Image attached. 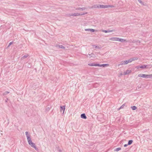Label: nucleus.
I'll list each match as a JSON object with an SVG mask.
<instances>
[{"mask_svg":"<svg viewBox=\"0 0 152 152\" xmlns=\"http://www.w3.org/2000/svg\"><path fill=\"white\" fill-rule=\"evenodd\" d=\"M27 141H28V144L30 145H31V146L32 147L34 148L37 151H38V150H39L38 148L36 147L34 143L33 142H32L31 139L28 140Z\"/></svg>","mask_w":152,"mask_h":152,"instance_id":"obj_1","label":"nucleus"},{"mask_svg":"<svg viewBox=\"0 0 152 152\" xmlns=\"http://www.w3.org/2000/svg\"><path fill=\"white\" fill-rule=\"evenodd\" d=\"M99 8H106L108 7L113 8L115 7V6L113 5H101L99 4Z\"/></svg>","mask_w":152,"mask_h":152,"instance_id":"obj_2","label":"nucleus"},{"mask_svg":"<svg viewBox=\"0 0 152 152\" xmlns=\"http://www.w3.org/2000/svg\"><path fill=\"white\" fill-rule=\"evenodd\" d=\"M132 62L131 59L130 58L128 60H126L124 61H122L121 62V65L126 64L128 63Z\"/></svg>","mask_w":152,"mask_h":152,"instance_id":"obj_3","label":"nucleus"},{"mask_svg":"<svg viewBox=\"0 0 152 152\" xmlns=\"http://www.w3.org/2000/svg\"><path fill=\"white\" fill-rule=\"evenodd\" d=\"M147 65H141L140 66H137L135 67L136 68H137V69H144L145 68L146 66H147Z\"/></svg>","mask_w":152,"mask_h":152,"instance_id":"obj_4","label":"nucleus"},{"mask_svg":"<svg viewBox=\"0 0 152 152\" xmlns=\"http://www.w3.org/2000/svg\"><path fill=\"white\" fill-rule=\"evenodd\" d=\"M115 31V30H102V31L103 32L107 33L109 32H113L114 31Z\"/></svg>","mask_w":152,"mask_h":152,"instance_id":"obj_5","label":"nucleus"},{"mask_svg":"<svg viewBox=\"0 0 152 152\" xmlns=\"http://www.w3.org/2000/svg\"><path fill=\"white\" fill-rule=\"evenodd\" d=\"M132 72L131 70L128 69L124 72V75H126L129 74Z\"/></svg>","mask_w":152,"mask_h":152,"instance_id":"obj_6","label":"nucleus"},{"mask_svg":"<svg viewBox=\"0 0 152 152\" xmlns=\"http://www.w3.org/2000/svg\"><path fill=\"white\" fill-rule=\"evenodd\" d=\"M61 111H63L62 114H63L64 113V111L65 109V106H61Z\"/></svg>","mask_w":152,"mask_h":152,"instance_id":"obj_7","label":"nucleus"},{"mask_svg":"<svg viewBox=\"0 0 152 152\" xmlns=\"http://www.w3.org/2000/svg\"><path fill=\"white\" fill-rule=\"evenodd\" d=\"M88 65L91 66H99V64L95 63H89L88 64Z\"/></svg>","mask_w":152,"mask_h":152,"instance_id":"obj_8","label":"nucleus"},{"mask_svg":"<svg viewBox=\"0 0 152 152\" xmlns=\"http://www.w3.org/2000/svg\"><path fill=\"white\" fill-rule=\"evenodd\" d=\"M25 134L27 138V140L31 139L28 132H26Z\"/></svg>","mask_w":152,"mask_h":152,"instance_id":"obj_9","label":"nucleus"},{"mask_svg":"<svg viewBox=\"0 0 152 152\" xmlns=\"http://www.w3.org/2000/svg\"><path fill=\"white\" fill-rule=\"evenodd\" d=\"M118 41H119L121 42H126V40L124 39L120 38H118Z\"/></svg>","mask_w":152,"mask_h":152,"instance_id":"obj_10","label":"nucleus"},{"mask_svg":"<svg viewBox=\"0 0 152 152\" xmlns=\"http://www.w3.org/2000/svg\"><path fill=\"white\" fill-rule=\"evenodd\" d=\"M86 7H82V8H80V7H77L76 8H75V10H83L86 9Z\"/></svg>","mask_w":152,"mask_h":152,"instance_id":"obj_11","label":"nucleus"},{"mask_svg":"<svg viewBox=\"0 0 152 152\" xmlns=\"http://www.w3.org/2000/svg\"><path fill=\"white\" fill-rule=\"evenodd\" d=\"M81 117L82 118L86 119L87 118V117L85 113H82L81 115Z\"/></svg>","mask_w":152,"mask_h":152,"instance_id":"obj_12","label":"nucleus"},{"mask_svg":"<svg viewBox=\"0 0 152 152\" xmlns=\"http://www.w3.org/2000/svg\"><path fill=\"white\" fill-rule=\"evenodd\" d=\"M91 8H99V4L94 5L91 7Z\"/></svg>","mask_w":152,"mask_h":152,"instance_id":"obj_13","label":"nucleus"},{"mask_svg":"<svg viewBox=\"0 0 152 152\" xmlns=\"http://www.w3.org/2000/svg\"><path fill=\"white\" fill-rule=\"evenodd\" d=\"M118 37H112L110 39V40L112 41H118Z\"/></svg>","mask_w":152,"mask_h":152,"instance_id":"obj_14","label":"nucleus"},{"mask_svg":"<svg viewBox=\"0 0 152 152\" xmlns=\"http://www.w3.org/2000/svg\"><path fill=\"white\" fill-rule=\"evenodd\" d=\"M138 76H152V74L150 75H145L144 74H139Z\"/></svg>","mask_w":152,"mask_h":152,"instance_id":"obj_15","label":"nucleus"},{"mask_svg":"<svg viewBox=\"0 0 152 152\" xmlns=\"http://www.w3.org/2000/svg\"><path fill=\"white\" fill-rule=\"evenodd\" d=\"M108 65L109 64H99V66H98L104 67L108 66Z\"/></svg>","mask_w":152,"mask_h":152,"instance_id":"obj_16","label":"nucleus"},{"mask_svg":"<svg viewBox=\"0 0 152 152\" xmlns=\"http://www.w3.org/2000/svg\"><path fill=\"white\" fill-rule=\"evenodd\" d=\"M26 66H27L28 68H31L32 66V64L30 63L27 62L26 63Z\"/></svg>","mask_w":152,"mask_h":152,"instance_id":"obj_17","label":"nucleus"},{"mask_svg":"<svg viewBox=\"0 0 152 152\" xmlns=\"http://www.w3.org/2000/svg\"><path fill=\"white\" fill-rule=\"evenodd\" d=\"M28 56V54H26V55H25L23 56L21 58V59H24L27 57Z\"/></svg>","mask_w":152,"mask_h":152,"instance_id":"obj_18","label":"nucleus"},{"mask_svg":"<svg viewBox=\"0 0 152 152\" xmlns=\"http://www.w3.org/2000/svg\"><path fill=\"white\" fill-rule=\"evenodd\" d=\"M58 47L59 48H62V49H65V48L64 47L63 45H58Z\"/></svg>","mask_w":152,"mask_h":152,"instance_id":"obj_19","label":"nucleus"},{"mask_svg":"<svg viewBox=\"0 0 152 152\" xmlns=\"http://www.w3.org/2000/svg\"><path fill=\"white\" fill-rule=\"evenodd\" d=\"M133 142V140H129L128 141V145H130Z\"/></svg>","mask_w":152,"mask_h":152,"instance_id":"obj_20","label":"nucleus"},{"mask_svg":"<svg viewBox=\"0 0 152 152\" xmlns=\"http://www.w3.org/2000/svg\"><path fill=\"white\" fill-rule=\"evenodd\" d=\"M132 109L133 110H135L137 109V107L135 106H133L131 107Z\"/></svg>","mask_w":152,"mask_h":152,"instance_id":"obj_21","label":"nucleus"},{"mask_svg":"<svg viewBox=\"0 0 152 152\" xmlns=\"http://www.w3.org/2000/svg\"><path fill=\"white\" fill-rule=\"evenodd\" d=\"M125 106V104H123L122 106H121L118 109V110H119L120 109H121L123 108Z\"/></svg>","mask_w":152,"mask_h":152,"instance_id":"obj_22","label":"nucleus"},{"mask_svg":"<svg viewBox=\"0 0 152 152\" xmlns=\"http://www.w3.org/2000/svg\"><path fill=\"white\" fill-rule=\"evenodd\" d=\"M9 92L8 91H5L4 92L3 94V95H6L7 94H8L9 93Z\"/></svg>","mask_w":152,"mask_h":152,"instance_id":"obj_23","label":"nucleus"},{"mask_svg":"<svg viewBox=\"0 0 152 152\" xmlns=\"http://www.w3.org/2000/svg\"><path fill=\"white\" fill-rule=\"evenodd\" d=\"M93 46H94V47H95V48H97V49H100V47H99V46H96V45H93Z\"/></svg>","mask_w":152,"mask_h":152,"instance_id":"obj_24","label":"nucleus"},{"mask_svg":"<svg viewBox=\"0 0 152 152\" xmlns=\"http://www.w3.org/2000/svg\"><path fill=\"white\" fill-rule=\"evenodd\" d=\"M132 60V61H133L137 60L138 59V58L137 57L133 58H131Z\"/></svg>","mask_w":152,"mask_h":152,"instance_id":"obj_25","label":"nucleus"},{"mask_svg":"<svg viewBox=\"0 0 152 152\" xmlns=\"http://www.w3.org/2000/svg\"><path fill=\"white\" fill-rule=\"evenodd\" d=\"M121 148H116L115 150V151H120V150H121Z\"/></svg>","mask_w":152,"mask_h":152,"instance_id":"obj_26","label":"nucleus"},{"mask_svg":"<svg viewBox=\"0 0 152 152\" xmlns=\"http://www.w3.org/2000/svg\"><path fill=\"white\" fill-rule=\"evenodd\" d=\"M13 43V41L12 42H10L9 44L8 45V46H7V48H8Z\"/></svg>","mask_w":152,"mask_h":152,"instance_id":"obj_27","label":"nucleus"},{"mask_svg":"<svg viewBox=\"0 0 152 152\" xmlns=\"http://www.w3.org/2000/svg\"><path fill=\"white\" fill-rule=\"evenodd\" d=\"M50 110V108L49 107H47L46 108L45 112H48Z\"/></svg>","mask_w":152,"mask_h":152,"instance_id":"obj_28","label":"nucleus"},{"mask_svg":"<svg viewBox=\"0 0 152 152\" xmlns=\"http://www.w3.org/2000/svg\"><path fill=\"white\" fill-rule=\"evenodd\" d=\"M79 14H78V13H75L73 14V16H79Z\"/></svg>","mask_w":152,"mask_h":152,"instance_id":"obj_29","label":"nucleus"},{"mask_svg":"<svg viewBox=\"0 0 152 152\" xmlns=\"http://www.w3.org/2000/svg\"><path fill=\"white\" fill-rule=\"evenodd\" d=\"M91 28H87L85 29V31H90Z\"/></svg>","mask_w":152,"mask_h":152,"instance_id":"obj_30","label":"nucleus"},{"mask_svg":"<svg viewBox=\"0 0 152 152\" xmlns=\"http://www.w3.org/2000/svg\"><path fill=\"white\" fill-rule=\"evenodd\" d=\"M95 29L91 28L90 31L92 32H94L95 31Z\"/></svg>","mask_w":152,"mask_h":152,"instance_id":"obj_31","label":"nucleus"},{"mask_svg":"<svg viewBox=\"0 0 152 152\" xmlns=\"http://www.w3.org/2000/svg\"><path fill=\"white\" fill-rule=\"evenodd\" d=\"M91 56H89V58H91V57H94V54L93 53H91Z\"/></svg>","mask_w":152,"mask_h":152,"instance_id":"obj_32","label":"nucleus"},{"mask_svg":"<svg viewBox=\"0 0 152 152\" xmlns=\"http://www.w3.org/2000/svg\"><path fill=\"white\" fill-rule=\"evenodd\" d=\"M132 42V43H137V40H133V41Z\"/></svg>","mask_w":152,"mask_h":152,"instance_id":"obj_33","label":"nucleus"},{"mask_svg":"<svg viewBox=\"0 0 152 152\" xmlns=\"http://www.w3.org/2000/svg\"><path fill=\"white\" fill-rule=\"evenodd\" d=\"M147 77V78H151L152 77Z\"/></svg>","mask_w":152,"mask_h":152,"instance_id":"obj_34","label":"nucleus"},{"mask_svg":"<svg viewBox=\"0 0 152 152\" xmlns=\"http://www.w3.org/2000/svg\"><path fill=\"white\" fill-rule=\"evenodd\" d=\"M69 16H73V14H69Z\"/></svg>","mask_w":152,"mask_h":152,"instance_id":"obj_35","label":"nucleus"},{"mask_svg":"<svg viewBox=\"0 0 152 152\" xmlns=\"http://www.w3.org/2000/svg\"><path fill=\"white\" fill-rule=\"evenodd\" d=\"M138 1L140 3H142V1L141 0H138Z\"/></svg>","mask_w":152,"mask_h":152,"instance_id":"obj_36","label":"nucleus"},{"mask_svg":"<svg viewBox=\"0 0 152 152\" xmlns=\"http://www.w3.org/2000/svg\"><path fill=\"white\" fill-rule=\"evenodd\" d=\"M140 41H139V40H137V43H140Z\"/></svg>","mask_w":152,"mask_h":152,"instance_id":"obj_37","label":"nucleus"},{"mask_svg":"<svg viewBox=\"0 0 152 152\" xmlns=\"http://www.w3.org/2000/svg\"><path fill=\"white\" fill-rule=\"evenodd\" d=\"M128 145H128V144H125L124 145V147H126Z\"/></svg>","mask_w":152,"mask_h":152,"instance_id":"obj_38","label":"nucleus"},{"mask_svg":"<svg viewBox=\"0 0 152 152\" xmlns=\"http://www.w3.org/2000/svg\"><path fill=\"white\" fill-rule=\"evenodd\" d=\"M139 89H140V87L139 86H138V87H137L136 88V89L138 90H139Z\"/></svg>","mask_w":152,"mask_h":152,"instance_id":"obj_39","label":"nucleus"},{"mask_svg":"<svg viewBox=\"0 0 152 152\" xmlns=\"http://www.w3.org/2000/svg\"><path fill=\"white\" fill-rule=\"evenodd\" d=\"M87 14V12H86L83 13L82 14H83V15H84L86 14Z\"/></svg>","mask_w":152,"mask_h":152,"instance_id":"obj_40","label":"nucleus"},{"mask_svg":"<svg viewBox=\"0 0 152 152\" xmlns=\"http://www.w3.org/2000/svg\"><path fill=\"white\" fill-rule=\"evenodd\" d=\"M78 14H79V15H83L82 13H78Z\"/></svg>","mask_w":152,"mask_h":152,"instance_id":"obj_41","label":"nucleus"},{"mask_svg":"<svg viewBox=\"0 0 152 152\" xmlns=\"http://www.w3.org/2000/svg\"><path fill=\"white\" fill-rule=\"evenodd\" d=\"M88 55L89 56H91V54H88Z\"/></svg>","mask_w":152,"mask_h":152,"instance_id":"obj_42","label":"nucleus"},{"mask_svg":"<svg viewBox=\"0 0 152 152\" xmlns=\"http://www.w3.org/2000/svg\"><path fill=\"white\" fill-rule=\"evenodd\" d=\"M86 56H87V57H88V55H86Z\"/></svg>","mask_w":152,"mask_h":152,"instance_id":"obj_43","label":"nucleus"},{"mask_svg":"<svg viewBox=\"0 0 152 152\" xmlns=\"http://www.w3.org/2000/svg\"><path fill=\"white\" fill-rule=\"evenodd\" d=\"M121 75H122V73H121Z\"/></svg>","mask_w":152,"mask_h":152,"instance_id":"obj_44","label":"nucleus"}]
</instances>
